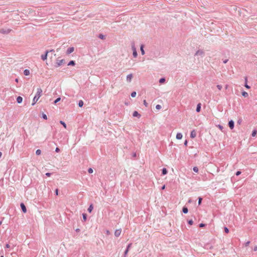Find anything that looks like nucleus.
I'll return each mask as SVG.
<instances>
[{
	"instance_id": "nucleus-1",
	"label": "nucleus",
	"mask_w": 257,
	"mask_h": 257,
	"mask_svg": "<svg viewBox=\"0 0 257 257\" xmlns=\"http://www.w3.org/2000/svg\"><path fill=\"white\" fill-rule=\"evenodd\" d=\"M42 94V89L40 88H38L37 89V93H36V95L35 96V97H34L33 100V103L32 104V105H34L38 101V100H39L40 97L41 96Z\"/></svg>"
},
{
	"instance_id": "nucleus-2",
	"label": "nucleus",
	"mask_w": 257,
	"mask_h": 257,
	"mask_svg": "<svg viewBox=\"0 0 257 257\" xmlns=\"http://www.w3.org/2000/svg\"><path fill=\"white\" fill-rule=\"evenodd\" d=\"M195 56H199L203 58L205 56V51L202 49H199L194 54Z\"/></svg>"
},
{
	"instance_id": "nucleus-3",
	"label": "nucleus",
	"mask_w": 257,
	"mask_h": 257,
	"mask_svg": "<svg viewBox=\"0 0 257 257\" xmlns=\"http://www.w3.org/2000/svg\"><path fill=\"white\" fill-rule=\"evenodd\" d=\"M132 50L133 51V55L134 57H137V56L138 55V53H137L136 49L134 45H133L132 46Z\"/></svg>"
},
{
	"instance_id": "nucleus-4",
	"label": "nucleus",
	"mask_w": 257,
	"mask_h": 257,
	"mask_svg": "<svg viewBox=\"0 0 257 257\" xmlns=\"http://www.w3.org/2000/svg\"><path fill=\"white\" fill-rule=\"evenodd\" d=\"M121 232V229H116L114 232V235L115 236L118 237L119 236Z\"/></svg>"
},
{
	"instance_id": "nucleus-5",
	"label": "nucleus",
	"mask_w": 257,
	"mask_h": 257,
	"mask_svg": "<svg viewBox=\"0 0 257 257\" xmlns=\"http://www.w3.org/2000/svg\"><path fill=\"white\" fill-rule=\"evenodd\" d=\"M234 123L232 120H230L228 122V126L231 129H233L234 128Z\"/></svg>"
},
{
	"instance_id": "nucleus-6",
	"label": "nucleus",
	"mask_w": 257,
	"mask_h": 257,
	"mask_svg": "<svg viewBox=\"0 0 257 257\" xmlns=\"http://www.w3.org/2000/svg\"><path fill=\"white\" fill-rule=\"evenodd\" d=\"M133 116L134 117H138V118H140L141 117V114H139L138 111H135L133 113Z\"/></svg>"
},
{
	"instance_id": "nucleus-7",
	"label": "nucleus",
	"mask_w": 257,
	"mask_h": 257,
	"mask_svg": "<svg viewBox=\"0 0 257 257\" xmlns=\"http://www.w3.org/2000/svg\"><path fill=\"white\" fill-rule=\"evenodd\" d=\"M74 50V48L73 47H70L67 50V54H69L71 53H72Z\"/></svg>"
},
{
	"instance_id": "nucleus-8",
	"label": "nucleus",
	"mask_w": 257,
	"mask_h": 257,
	"mask_svg": "<svg viewBox=\"0 0 257 257\" xmlns=\"http://www.w3.org/2000/svg\"><path fill=\"white\" fill-rule=\"evenodd\" d=\"M133 78V75L132 74H129L126 77V80L128 82H130L132 81Z\"/></svg>"
},
{
	"instance_id": "nucleus-9",
	"label": "nucleus",
	"mask_w": 257,
	"mask_h": 257,
	"mask_svg": "<svg viewBox=\"0 0 257 257\" xmlns=\"http://www.w3.org/2000/svg\"><path fill=\"white\" fill-rule=\"evenodd\" d=\"M63 62H64V60H63V59L58 60L56 63L57 67L60 66L62 63H63Z\"/></svg>"
},
{
	"instance_id": "nucleus-10",
	"label": "nucleus",
	"mask_w": 257,
	"mask_h": 257,
	"mask_svg": "<svg viewBox=\"0 0 257 257\" xmlns=\"http://www.w3.org/2000/svg\"><path fill=\"white\" fill-rule=\"evenodd\" d=\"M21 207L22 208V209L23 210V211L24 212V213H26V211H27V209H26V206H25V205L23 204V203H21Z\"/></svg>"
},
{
	"instance_id": "nucleus-11",
	"label": "nucleus",
	"mask_w": 257,
	"mask_h": 257,
	"mask_svg": "<svg viewBox=\"0 0 257 257\" xmlns=\"http://www.w3.org/2000/svg\"><path fill=\"white\" fill-rule=\"evenodd\" d=\"M201 103H199L197 105V107H196V111L197 112H199L200 111V109H201Z\"/></svg>"
},
{
	"instance_id": "nucleus-12",
	"label": "nucleus",
	"mask_w": 257,
	"mask_h": 257,
	"mask_svg": "<svg viewBox=\"0 0 257 257\" xmlns=\"http://www.w3.org/2000/svg\"><path fill=\"white\" fill-rule=\"evenodd\" d=\"M182 135L181 133H177L176 135V139L178 140H181L182 138Z\"/></svg>"
},
{
	"instance_id": "nucleus-13",
	"label": "nucleus",
	"mask_w": 257,
	"mask_h": 257,
	"mask_svg": "<svg viewBox=\"0 0 257 257\" xmlns=\"http://www.w3.org/2000/svg\"><path fill=\"white\" fill-rule=\"evenodd\" d=\"M48 51H47V52H46V54H45V55H42L41 56V58H42V60H46V59H47V54H48Z\"/></svg>"
},
{
	"instance_id": "nucleus-14",
	"label": "nucleus",
	"mask_w": 257,
	"mask_h": 257,
	"mask_svg": "<svg viewBox=\"0 0 257 257\" xmlns=\"http://www.w3.org/2000/svg\"><path fill=\"white\" fill-rule=\"evenodd\" d=\"M23 101V98L21 96H18L17 98V101L18 103H21Z\"/></svg>"
},
{
	"instance_id": "nucleus-15",
	"label": "nucleus",
	"mask_w": 257,
	"mask_h": 257,
	"mask_svg": "<svg viewBox=\"0 0 257 257\" xmlns=\"http://www.w3.org/2000/svg\"><path fill=\"white\" fill-rule=\"evenodd\" d=\"M131 245H132L131 243L128 245L127 249H126V250L124 252V257H126V255L128 251L129 248L131 247Z\"/></svg>"
},
{
	"instance_id": "nucleus-16",
	"label": "nucleus",
	"mask_w": 257,
	"mask_h": 257,
	"mask_svg": "<svg viewBox=\"0 0 257 257\" xmlns=\"http://www.w3.org/2000/svg\"><path fill=\"white\" fill-rule=\"evenodd\" d=\"M24 74L25 75H29L30 74V71L28 69H25L24 71Z\"/></svg>"
},
{
	"instance_id": "nucleus-17",
	"label": "nucleus",
	"mask_w": 257,
	"mask_h": 257,
	"mask_svg": "<svg viewBox=\"0 0 257 257\" xmlns=\"http://www.w3.org/2000/svg\"><path fill=\"white\" fill-rule=\"evenodd\" d=\"M242 95L244 96V97H247L248 96V93L245 91H243L242 92Z\"/></svg>"
},
{
	"instance_id": "nucleus-18",
	"label": "nucleus",
	"mask_w": 257,
	"mask_h": 257,
	"mask_svg": "<svg viewBox=\"0 0 257 257\" xmlns=\"http://www.w3.org/2000/svg\"><path fill=\"white\" fill-rule=\"evenodd\" d=\"M141 53L143 55H144L145 54V51L144 50V46L143 45H142L141 46Z\"/></svg>"
},
{
	"instance_id": "nucleus-19",
	"label": "nucleus",
	"mask_w": 257,
	"mask_h": 257,
	"mask_svg": "<svg viewBox=\"0 0 257 257\" xmlns=\"http://www.w3.org/2000/svg\"><path fill=\"white\" fill-rule=\"evenodd\" d=\"M257 133V131L256 130H254L252 132V134H251V136L252 137H254L255 136L256 134Z\"/></svg>"
},
{
	"instance_id": "nucleus-20",
	"label": "nucleus",
	"mask_w": 257,
	"mask_h": 257,
	"mask_svg": "<svg viewBox=\"0 0 257 257\" xmlns=\"http://www.w3.org/2000/svg\"><path fill=\"white\" fill-rule=\"evenodd\" d=\"M93 209V206L92 205H90L89 207V208H88V211L89 212H91L92 210Z\"/></svg>"
},
{
	"instance_id": "nucleus-21",
	"label": "nucleus",
	"mask_w": 257,
	"mask_h": 257,
	"mask_svg": "<svg viewBox=\"0 0 257 257\" xmlns=\"http://www.w3.org/2000/svg\"><path fill=\"white\" fill-rule=\"evenodd\" d=\"M183 212L184 213H187L188 212V208L186 207H184L183 208Z\"/></svg>"
},
{
	"instance_id": "nucleus-22",
	"label": "nucleus",
	"mask_w": 257,
	"mask_h": 257,
	"mask_svg": "<svg viewBox=\"0 0 257 257\" xmlns=\"http://www.w3.org/2000/svg\"><path fill=\"white\" fill-rule=\"evenodd\" d=\"M78 105L79 107H82L83 105V101L82 100H80L78 103Z\"/></svg>"
},
{
	"instance_id": "nucleus-23",
	"label": "nucleus",
	"mask_w": 257,
	"mask_h": 257,
	"mask_svg": "<svg viewBox=\"0 0 257 257\" xmlns=\"http://www.w3.org/2000/svg\"><path fill=\"white\" fill-rule=\"evenodd\" d=\"M167 173V170L166 168H163L162 170V174L163 175H166Z\"/></svg>"
},
{
	"instance_id": "nucleus-24",
	"label": "nucleus",
	"mask_w": 257,
	"mask_h": 257,
	"mask_svg": "<svg viewBox=\"0 0 257 257\" xmlns=\"http://www.w3.org/2000/svg\"><path fill=\"white\" fill-rule=\"evenodd\" d=\"M60 123L63 125L65 128H66V124L64 121L61 120Z\"/></svg>"
},
{
	"instance_id": "nucleus-25",
	"label": "nucleus",
	"mask_w": 257,
	"mask_h": 257,
	"mask_svg": "<svg viewBox=\"0 0 257 257\" xmlns=\"http://www.w3.org/2000/svg\"><path fill=\"white\" fill-rule=\"evenodd\" d=\"M41 153V151L39 149L37 150L36 152V154L37 155H40Z\"/></svg>"
},
{
	"instance_id": "nucleus-26",
	"label": "nucleus",
	"mask_w": 257,
	"mask_h": 257,
	"mask_svg": "<svg viewBox=\"0 0 257 257\" xmlns=\"http://www.w3.org/2000/svg\"><path fill=\"white\" fill-rule=\"evenodd\" d=\"M75 65V62L74 61H71L68 63V65Z\"/></svg>"
},
{
	"instance_id": "nucleus-27",
	"label": "nucleus",
	"mask_w": 257,
	"mask_h": 257,
	"mask_svg": "<svg viewBox=\"0 0 257 257\" xmlns=\"http://www.w3.org/2000/svg\"><path fill=\"white\" fill-rule=\"evenodd\" d=\"M165 81V79L164 78H161L159 80L160 83H163Z\"/></svg>"
},
{
	"instance_id": "nucleus-28",
	"label": "nucleus",
	"mask_w": 257,
	"mask_h": 257,
	"mask_svg": "<svg viewBox=\"0 0 257 257\" xmlns=\"http://www.w3.org/2000/svg\"><path fill=\"white\" fill-rule=\"evenodd\" d=\"M202 200V198L201 197L198 198V205H199L201 204Z\"/></svg>"
},
{
	"instance_id": "nucleus-29",
	"label": "nucleus",
	"mask_w": 257,
	"mask_h": 257,
	"mask_svg": "<svg viewBox=\"0 0 257 257\" xmlns=\"http://www.w3.org/2000/svg\"><path fill=\"white\" fill-rule=\"evenodd\" d=\"M136 92L135 91H134V92H133L131 93V96H132V97H135V96H136Z\"/></svg>"
},
{
	"instance_id": "nucleus-30",
	"label": "nucleus",
	"mask_w": 257,
	"mask_h": 257,
	"mask_svg": "<svg viewBox=\"0 0 257 257\" xmlns=\"http://www.w3.org/2000/svg\"><path fill=\"white\" fill-rule=\"evenodd\" d=\"M61 99V98L60 97H58L57 98L55 101H54V103H57L58 101H59Z\"/></svg>"
},
{
	"instance_id": "nucleus-31",
	"label": "nucleus",
	"mask_w": 257,
	"mask_h": 257,
	"mask_svg": "<svg viewBox=\"0 0 257 257\" xmlns=\"http://www.w3.org/2000/svg\"><path fill=\"white\" fill-rule=\"evenodd\" d=\"M224 231H225V233H228V232H229V229H228V228L227 227H224Z\"/></svg>"
},
{
	"instance_id": "nucleus-32",
	"label": "nucleus",
	"mask_w": 257,
	"mask_h": 257,
	"mask_svg": "<svg viewBox=\"0 0 257 257\" xmlns=\"http://www.w3.org/2000/svg\"><path fill=\"white\" fill-rule=\"evenodd\" d=\"M194 172L196 173L198 172V169L197 167H194Z\"/></svg>"
},
{
	"instance_id": "nucleus-33",
	"label": "nucleus",
	"mask_w": 257,
	"mask_h": 257,
	"mask_svg": "<svg viewBox=\"0 0 257 257\" xmlns=\"http://www.w3.org/2000/svg\"><path fill=\"white\" fill-rule=\"evenodd\" d=\"M217 88L219 90H220L222 89V85H217Z\"/></svg>"
},
{
	"instance_id": "nucleus-34",
	"label": "nucleus",
	"mask_w": 257,
	"mask_h": 257,
	"mask_svg": "<svg viewBox=\"0 0 257 257\" xmlns=\"http://www.w3.org/2000/svg\"><path fill=\"white\" fill-rule=\"evenodd\" d=\"M83 219L84 221H86V214H83Z\"/></svg>"
},
{
	"instance_id": "nucleus-35",
	"label": "nucleus",
	"mask_w": 257,
	"mask_h": 257,
	"mask_svg": "<svg viewBox=\"0 0 257 257\" xmlns=\"http://www.w3.org/2000/svg\"><path fill=\"white\" fill-rule=\"evenodd\" d=\"M42 116L44 119H47V116L46 114L43 113L42 115Z\"/></svg>"
},
{
	"instance_id": "nucleus-36",
	"label": "nucleus",
	"mask_w": 257,
	"mask_h": 257,
	"mask_svg": "<svg viewBox=\"0 0 257 257\" xmlns=\"http://www.w3.org/2000/svg\"><path fill=\"white\" fill-rule=\"evenodd\" d=\"M156 108L157 109H160L161 108V106L160 105H159V104H158V105H156Z\"/></svg>"
},
{
	"instance_id": "nucleus-37",
	"label": "nucleus",
	"mask_w": 257,
	"mask_h": 257,
	"mask_svg": "<svg viewBox=\"0 0 257 257\" xmlns=\"http://www.w3.org/2000/svg\"><path fill=\"white\" fill-rule=\"evenodd\" d=\"M143 102H144V104L146 106V107H147L148 104V103L147 102L146 100H144Z\"/></svg>"
},
{
	"instance_id": "nucleus-38",
	"label": "nucleus",
	"mask_w": 257,
	"mask_h": 257,
	"mask_svg": "<svg viewBox=\"0 0 257 257\" xmlns=\"http://www.w3.org/2000/svg\"><path fill=\"white\" fill-rule=\"evenodd\" d=\"M88 172L89 173H92L93 172V170L91 168H89L88 170Z\"/></svg>"
},
{
	"instance_id": "nucleus-39",
	"label": "nucleus",
	"mask_w": 257,
	"mask_h": 257,
	"mask_svg": "<svg viewBox=\"0 0 257 257\" xmlns=\"http://www.w3.org/2000/svg\"><path fill=\"white\" fill-rule=\"evenodd\" d=\"M241 174V172L239 171H238L236 172L235 174L236 176H238Z\"/></svg>"
},
{
	"instance_id": "nucleus-40",
	"label": "nucleus",
	"mask_w": 257,
	"mask_h": 257,
	"mask_svg": "<svg viewBox=\"0 0 257 257\" xmlns=\"http://www.w3.org/2000/svg\"><path fill=\"white\" fill-rule=\"evenodd\" d=\"M205 226V224H204V223H200V224H199V227H204V226Z\"/></svg>"
},
{
	"instance_id": "nucleus-41",
	"label": "nucleus",
	"mask_w": 257,
	"mask_h": 257,
	"mask_svg": "<svg viewBox=\"0 0 257 257\" xmlns=\"http://www.w3.org/2000/svg\"><path fill=\"white\" fill-rule=\"evenodd\" d=\"M250 243V241H248L245 243V246H247Z\"/></svg>"
},
{
	"instance_id": "nucleus-42",
	"label": "nucleus",
	"mask_w": 257,
	"mask_h": 257,
	"mask_svg": "<svg viewBox=\"0 0 257 257\" xmlns=\"http://www.w3.org/2000/svg\"><path fill=\"white\" fill-rule=\"evenodd\" d=\"M244 86L247 89L250 88V86L247 85V83H245Z\"/></svg>"
},
{
	"instance_id": "nucleus-43",
	"label": "nucleus",
	"mask_w": 257,
	"mask_h": 257,
	"mask_svg": "<svg viewBox=\"0 0 257 257\" xmlns=\"http://www.w3.org/2000/svg\"><path fill=\"white\" fill-rule=\"evenodd\" d=\"M188 223L191 225L192 224H193V221L192 220H190L188 221Z\"/></svg>"
},
{
	"instance_id": "nucleus-44",
	"label": "nucleus",
	"mask_w": 257,
	"mask_h": 257,
	"mask_svg": "<svg viewBox=\"0 0 257 257\" xmlns=\"http://www.w3.org/2000/svg\"><path fill=\"white\" fill-rule=\"evenodd\" d=\"M218 127H219V128L221 131H222V130H223V127L222 125H218Z\"/></svg>"
},
{
	"instance_id": "nucleus-45",
	"label": "nucleus",
	"mask_w": 257,
	"mask_h": 257,
	"mask_svg": "<svg viewBox=\"0 0 257 257\" xmlns=\"http://www.w3.org/2000/svg\"><path fill=\"white\" fill-rule=\"evenodd\" d=\"M228 59H225V60H223V62L224 64H225V63H226L228 62Z\"/></svg>"
},
{
	"instance_id": "nucleus-46",
	"label": "nucleus",
	"mask_w": 257,
	"mask_h": 257,
	"mask_svg": "<svg viewBox=\"0 0 257 257\" xmlns=\"http://www.w3.org/2000/svg\"><path fill=\"white\" fill-rule=\"evenodd\" d=\"M253 250L254 251H256L257 250V245H255V246H254Z\"/></svg>"
},
{
	"instance_id": "nucleus-47",
	"label": "nucleus",
	"mask_w": 257,
	"mask_h": 257,
	"mask_svg": "<svg viewBox=\"0 0 257 257\" xmlns=\"http://www.w3.org/2000/svg\"><path fill=\"white\" fill-rule=\"evenodd\" d=\"M46 175L47 176H48V177H50V175H51V173H46Z\"/></svg>"
},
{
	"instance_id": "nucleus-48",
	"label": "nucleus",
	"mask_w": 257,
	"mask_h": 257,
	"mask_svg": "<svg viewBox=\"0 0 257 257\" xmlns=\"http://www.w3.org/2000/svg\"><path fill=\"white\" fill-rule=\"evenodd\" d=\"M55 151L56 152H59L60 151V149L58 148H56V150H55Z\"/></svg>"
},
{
	"instance_id": "nucleus-49",
	"label": "nucleus",
	"mask_w": 257,
	"mask_h": 257,
	"mask_svg": "<svg viewBox=\"0 0 257 257\" xmlns=\"http://www.w3.org/2000/svg\"><path fill=\"white\" fill-rule=\"evenodd\" d=\"M55 194L56 195H58V190L57 189L55 190Z\"/></svg>"
},
{
	"instance_id": "nucleus-50",
	"label": "nucleus",
	"mask_w": 257,
	"mask_h": 257,
	"mask_svg": "<svg viewBox=\"0 0 257 257\" xmlns=\"http://www.w3.org/2000/svg\"><path fill=\"white\" fill-rule=\"evenodd\" d=\"M190 137H191V138H193V131H192V132H191V133H190Z\"/></svg>"
},
{
	"instance_id": "nucleus-51",
	"label": "nucleus",
	"mask_w": 257,
	"mask_h": 257,
	"mask_svg": "<svg viewBox=\"0 0 257 257\" xmlns=\"http://www.w3.org/2000/svg\"><path fill=\"white\" fill-rule=\"evenodd\" d=\"M6 247L7 248H9L10 247V245L9 244H7L6 245Z\"/></svg>"
},
{
	"instance_id": "nucleus-52",
	"label": "nucleus",
	"mask_w": 257,
	"mask_h": 257,
	"mask_svg": "<svg viewBox=\"0 0 257 257\" xmlns=\"http://www.w3.org/2000/svg\"><path fill=\"white\" fill-rule=\"evenodd\" d=\"M247 77H245V83H247Z\"/></svg>"
},
{
	"instance_id": "nucleus-53",
	"label": "nucleus",
	"mask_w": 257,
	"mask_h": 257,
	"mask_svg": "<svg viewBox=\"0 0 257 257\" xmlns=\"http://www.w3.org/2000/svg\"><path fill=\"white\" fill-rule=\"evenodd\" d=\"M165 185H164L163 186H162V189L164 190V189H165Z\"/></svg>"
},
{
	"instance_id": "nucleus-54",
	"label": "nucleus",
	"mask_w": 257,
	"mask_h": 257,
	"mask_svg": "<svg viewBox=\"0 0 257 257\" xmlns=\"http://www.w3.org/2000/svg\"><path fill=\"white\" fill-rule=\"evenodd\" d=\"M228 85H226L225 86V89H227L228 88Z\"/></svg>"
},
{
	"instance_id": "nucleus-55",
	"label": "nucleus",
	"mask_w": 257,
	"mask_h": 257,
	"mask_svg": "<svg viewBox=\"0 0 257 257\" xmlns=\"http://www.w3.org/2000/svg\"><path fill=\"white\" fill-rule=\"evenodd\" d=\"M187 141H186L185 142V143H184V145H185V146H187Z\"/></svg>"
},
{
	"instance_id": "nucleus-56",
	"label": "nucleus",
	"mask_w": 257,
	"mask_h": 257,
	"mask_svg": "<svg viewBox=\"0 0 257 257\" xmlns=\"http://www.w3.org/2000/svg\"><path fill=\"white\" fill-rule=\"evenodd\" d=\"M2 153L1 152H0V158L2 157Z\"/></svg>"
},
{
	"instance_id": "nucleus-57",
	"label": "nucleus",
	"mask_w": 257,
	"mask_h": 257,
	"mask_svg": "<svg viewBox=\"0 0 257 257\" xmlns=\"http://www.w3.org/2000/svg\"><path fill=\"white\" fill-rule=\"evenodd\" d=\"M16 81L18 82V79H16Z\"/></svg>"
},
{
	"instance_id": "nucleus-58",
	"label": "nucleus",
	"mask_w": 257,
	"mask_h": 257,
	"mask_svg": "<svg viewBox=\"0 0 257 257\" xmlns=\"http://www.w3.org/2000/svg\"><path fill=\"white\" fill-rule=\"evenodd\" d=\"M2 223V222L1 221H0V225H1Z\"/></svg>"
},
{
	"instance_id": "nucleus-59",
	"label": "nucleus",
	"mask_w": 257,
	"mask_h": 257,
	"mask_svg": "<svg viewBox=\"0 0 257 257\" xmlns=\"http://www.w3.org/2000/svg\"><path fill=\"white\" fill-rule=\"evenodd\" d=\"M107 233H108H108H109V231H107Z\"/></svg>"
},
{
	"instance_id": "nucleus-60",
	"label": "nucleus",
	"mask_w": 257,
	"mask_h": 257,
	"mask_svg": "<svg viewBox=\"0 0 257 257\" xmlns=\"http://www.w3.org/2000/svg\"><path fill=\"white\" fill-rule=\"evenodd\" d=\"M195 134H194L193 137L195 138Z\"/></svg>"
},
{
	"instance_id": "nucleus-61",
	"label": "nucleus",
	"mask_w": 257,
	"mask_h": 257,
	"mask_svg": "<svg viewBox=\"0 0 257 257\" xmlns=\"http://www.w3.org/2000/svg\"><path fill=\"white\" fill-rule=\"evenodd\" d=\"M1 257H4V256L2 255V256H1Z\"/></svg>"
}]
</instances>
